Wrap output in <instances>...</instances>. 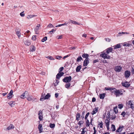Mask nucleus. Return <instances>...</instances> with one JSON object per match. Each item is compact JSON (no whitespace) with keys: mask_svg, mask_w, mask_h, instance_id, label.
<instances>
[{"mask_svg":"<svg viewBox=\"0 0 134 134\" xmlns=\"http://www.w3.org/2000/svg\"><path fill=\"white\" fill-rule=\"evenodd\" d=\"M125 92V91L123 90H117L115 88H114L112 93H114L116 96L117 97L122 95L123 94V92Z\"/></svg>","mask_w":134,"mask_h":134,"instance_id":"nucleus-1","label":"nucleus"},{"mask_svg":"<svg viewBox=\"0 0 134 134\" xmlns=\"http://www.w3.org/2000/svg\"><path fill=\"white\" fill-rule=\"evenodd\" d=\"M100 56L104 59H110V57L108 55V54L107 53H106L104 51L102 52Z\"/></svg>","mask_w":134,"mask_h":134,"instance_id":"nucleus-2","label":"nucleus"},{"mask_svg":"<svg viewBox=\"0 0 134 134\" xmlns=\"http://www.w3.org/2000/svg\"><path fill=\"white\" fill-rule=\"evenodd\" d=\"M64 69V68L63 67H61L59 69V72L58 74L56 75V78L57 79H59L60 77L63 76L64 73L63 72H60L62 71Z\"/></svg>","mask_w":134,"mask_h":134,"instance_id":"nucleus-3","label":"nucleus"},{"mask_svg":"<svg viewBox=\"0 0 134 134\" xmlns=\"http://www.w3.org/2000/svg\"><path fill=\"white\" fill-rule=\"evenodd\" d=\"M71 76H70L69 77H65L63 79V81L65 82H69L71 81Z\"/></svg>","mask_w":134,"mask_h":134,"instance_id":"nucleus-4","label":"nucleus"},{"mask_svg":"<svg viewBox=\"0 0 134 134\" xmlns=\"http://www.w3.org/2000/svg\"><path fill=\"white\" fill-rule=\"evenodd\" d=\"M131 75L130 71L128 70L124 72V75L125 77L128 78Z\"/></svg>","mask_w":134,"mask_h":134,"instance_id":"nucleus-5","label":"nucleus"},{"mask_svg":"<svg viewBox=\"0 0 134 134\" xmlns=\"http://www.w3.org/2000/svg\"><path fill=\"white\" fill-rule=\"evenodd\" d=\"M122 69V68L121 67L119 66H115L114 70L117 72H119L121 71Z\"/></svg>","mask_w":134,"mask_h":134,"instance_id":"nucleus-6","label":"nucleus"},{"mask_svg":"<svg viewBox=\"0 0 134 134\" xmlns=\"http://www.w3.org/2000/svg\"><path fill=\"white\" fill-rule=\"evenodd\" d=\"M122 84L123 86L126 87H129L130 86L129 83L127 82H122Z\"/></svg>","mask_w":134,"mask_h":134,"instance_id":"nucleus-7","label":"nucleus"},{"mask_svg":"<svg viewBox=\"0 0 134 134\" xmlns=\"http://www.w3.org/2000/svg\"><path fill=\"white\" fill-rule=\"evenodd\" d=\"M13 91L12 90H11L9 93L7 95V98L8 99H10L12 97V95Z\"/></svg>","mask_w":134,"mask_h":134,"instance_id":"nucleus-8","label":"nucleus"},{"mask_svg":"<svg viewBox=\"0 0 134 134\" xmlns=\"http://www.w3.org/2000/svg\"><path fill=\"white\" fill-rule=\"evenodd\" d=\"M90 59H85L83 62V66H86L89 63Z\"/></svg>","mask_w":134,"mask_h":134,"instance_id":"nucleus-9","label":"nucleus"},{"mask_svg":"<svg viewBox=\"0 0 134 134\" xmlns=\"http://www.w3.org/2000/svg\"><path fill=\"white\" fill-rule=\"evenodd\" d=\"M134 102L131 100H129L128 102V104L130 105L131 106V108L132 109L133 108V104Z\"/></svg>","mask_w":134,"mask_h":134,"instance_id":"nucleus-10","label":"nucleus"},{"mask_svg":"<svg viewBox=\"0 0 134 134\" xmlns=\"http://www.w3.org/2000/svg\"><path fill=\"white\" fill-rule=\"evenodd\" d=\"M28 94V92L26 91H25L21 95L20 97L21 98H26V97H25V96Z\"/></svg>","mask_w":134,"mask_h":134,"instance_id":"nucleus-11","label":"nucleus"},{"mask_svg":"<svg viewBox=\"0 0 134 134\" xmlns=\"http://www.w3.org/2000/svg\"><path fill=\"white\" fill-rule=\"evenodd\" d=\"M38 129L40 131V133H41L42 132L43 128L42 125L41 124H40L38 126Z\"/></svg>","mask_w":134,"mask_h":134,"instance_id":"nucleus-12","label":"nucleus"},{"mask_svg":"<svg viewBox=\"0 0 134 134\" xmlns=\"http://www.w3.org/2000/svg\"><path fill=\"white\" fill-rule=\"evenodd\" d=\"M69 22L71 23H72L75 24L76 25H80V23H78L76 21L72 20H69Z\"/></svg>","mask_w":134,"mask_h":134,"instance_id":"nucleus-13","label":"nucleus"},{"mask_svg":"<svg viewBox=\"0 0 134 134\" xmlns=\"http://www.w3.org/2000/svg\"><path fill=\"white\" fill-rule=\"evenodd\" d=\"M27 95L28 96L27 97L26 96V98L27 99V100L29 101H31L33 98L32 96H29L28 94Z\"/></svg>","mask_w":134,"mask_h":134,"instance_id":"nucleus-14","label":"nucleus"},{"mask_svg":"<svg viewBox=\"0 0 134 134\" xmlns=\"http://www.w3.org/2000/svg\"><path fill=\"white\" fill-rule=\"evenodd\" d=\"M98 108L97 107L95 109H94L92 112V114L93 115L97 112Z\"/></svg>","mask_w":134,"mask_h":134,"instance_id":"nucleus-15","label":"nucleus"},{"mask_svg":"<svg viewBox=\"0 0 134 134\" xmlns=\"http://www.w3.org/2000/svg\"><path fill=\"white\" fill-rule=\"evenodd\" d=\"M113 50V48H111L110 47L107 48L106 50V52L109 54L110 52H111Z\"/></svg>","mask_w":134,"mask_h":134,"instance_id":"nucleus-16","label":"nucleus"},{"mask_svg":"<svg viewBox=\"0 0 134 134\" xmlns=\"http://www.w3.org/2000/svg\"><path fill=\"white\" fill-rule=\"evenodd\" d=\"M8 104L11 107H13L15 105V103L13 101H10L9 103Z\"/></svg>","mask_w":134,"mask_h":134,"instance_id":"nucleus-17","label":"nucleus"},{"mask_svg":"<svg viewBox=\"0 0 134 134\" xmlns=\"http://www.w3.org/2000/svg\"><path fill=\"white\" fill-rule=\"evenodd\" d=\"M82 57L83 58H86L85 59H89L88 58V57H89V55L88 54L84 53L82 55Z\"/></svg>","mask_w":134,"mask_h":134,"instance_id":"nucleus-18","label":"nucleus"},{"mask_svg":"<svg viewBox=\"0 0 134 134\" xmlns=\"http://www.w3.org/2000/svg\"><path fill=\"white\" fill-rule=\"evenodd\" d=\"M123 128V126H122V127L120 126L118 128V130H117L116 131V132H121L122 130V129Z\"/></svg>","mask_w":134,"mask_h":134,"instance_id":"nucleus-19","label":"nucleus"},{"mask_svg":"<svg viewBox=\"0 0 134 134\" xmlns=\"http://www.w3.org/2000/svg\"><path fill=\"white\" fill-rule=\"evenodd\" d=\"M38 25L37 26H36V27L35 28V33L36 34H38V33L37 32V31H38V30L39 29L40 27V25L39 24H38Z\"/></svg>","mask_w":134,"mask_h":134,"instance_id":"nucleus-20","label":"nucleus"},{"mask_svg":"<svg viewBox=\"0 0 134 134\" xmlns=\"http://www.w3.org/2000/svg\"><path fill=\"white\" fill-rule=\"evenodd\" d=\"M129 34V33H127V32H119L118 33V34L117 35V37H118V36H121L122 35V34Z\"/></svg>","mask_w":134,"mask_h":134,"instance_id":"nucleus-21","label":"nucleus"},{"mask_svg":"<svg viewBox=\"0 0 134 134\" xmlns=\"http://www.w3.org/2000/svg\"><path fill=\"white\" fill-rule=\"evenodd\" d=\"M25 44L27 46H29L31 44L30 42L28 40H26L24 42Z\"/></svg>","mask_w":134,"mask_h":134,"instance_id":"nucleus-22","label":"nucleus"},{"mask_svg":"<svg viewBox=\"0 0 134 134\" xmlns=\"http://www.w3.org/2000/svg\"><path fill=\"white\" fill-rule=\"evenodd\" d=\"M36 48L35 47L33 46H31L30 47V51L32 52L34 51H35Z\"/></svg>","mask_w":134,"mask_h":134,"instance_id":"nucleus-23","label":"nucleus"},{"mask_svg":"<svg viewBox=\"0 0 134 134\" xmlns=\"http://www.w3.org/2000/svg\"><path fill=\"white\" fill-rule=\"evenodd\" d=\"M81 68V65L78 66L76 69V72H79Z\"/></svg>","mask_w":134,"mask_h":134,"instance_id":"nucleus-24","label":"nucleus"},{"mask_svg":"<svg viewBox=\"0 0 134 134\" xmlns=\"http://www.w3.org/2000/svg\"><path fill=\"white\" fill-rule=\"evenodd\" d=\"M114 88H105V89L106 90H110L112 93V92L113 91Z\"/></svg>","mask_w":134,"mask_h":134,"instance_id":"nucleus-25","label":"nucleus"},{"mask_svg":"<svg viewBox=\"0 0 134 134\" xmlns=\"http://www.w3.org/2000/svg\"><path fill=\"white\" fill-rule=\"evenodd\" d=\"M14 128V126L13 125L10 124L9 126L7 128V129L8 130H10L11 129H13Z\"/></svg>","mask_w":134,"mask_h":134,"instance_id":"nucleus-26","label":"nucleus"},{"mask_svg":"<svg viewBox=\"0 0 134 134\" xmlns=\"http://www.w3.org/2000/svg\"><path fill=\"white\" fill-rule=\"evenodd\" d=\"M80 116V114L78 113H77L76 116V119L77 120H79Z\"/></svg>","mask_w":134,"mask_h":134,"instance_id":"nucleus-27","label":"nucleus"},{"mask_svg":"<svg viewBox=\"0 0 134 134\" xmlns=\"http://www.w3.org/2000/svg\"><path fill=\"white\" fill-rule=\"evenodd\" d=\"M113 47H114V49H117L118 48H119L121 47L120 46V44H118L115 46H114Z\"/></svg>","mask_w":134,"mask_h":134,"instance_id":"nucleus-28","label":"nucleus"},{"mask_svg":"<svg viewBox=\"0 0 134 134\" xmlns=\"http://www.w3.org/2000/svg\"><path fill=\"white\" fill-rule=\"evenodd\" d=\"M51 96L50 95L49 93H47V94L44 97V99H48L49 98V97H50Z\"/></svg>","mask_w":134,"mask_h":134,"instance_id":"nucleus-29","label":"nucleus"},{"mask_svg":"<svg viewBox=\"0 0 134 134\" xmlns=\"http://www.w3.org/2000/svg\"><path fill=\"white\" fill-rule=\"evenodd\" d=\"M36 16V15H28L27 16V18L28 19H30L31 18L34 17Z\"/></svg>","mask_w":134,"mask_h":134,"instance_id":"nucleus-30","label":"nucleus"},{"mask_svg":"<svg viewBox=\"0 0 134 134\" xmlns=\"http://www.w3.org/2000/svg\"><path fill=\"white\" fill-rule=\"evenodd\" d=\"M105 96V93H103L100 94L99 95V98L100 99H103L104 98Z\"/></svg>","mask_w":134,"mask_h":134,"instance_id":"nucleus-31","label":"nucleus"},{"mask_svg":"<svg viewBox=\"0 0 134 134\" xmlns=\"http://www.w3.org/2000/svg\"><path fill=\"white\" fill-rule=\"evenodd\" d=\"M105 123L107 127H108L109 124V121L108 119H106V120Z\"/></svg>","mask_w":134,"mask_h":134,"instance_id":"nucleus-32","label":"nucleus"},{"mask_svg":"<svg viewBox=\"0 0 134 134\" xmlns=\"http://www.w3.org/2000/svg\"><path fill=\"white\" fill-rule=\"evenodd\" d=\"M82 59V58L81 57H79L77 59V62H79L81 61V60Z\"/></svg>","mask_w":134,"mask_h":134,"instance_id":"nucleus-33","label":"nucleus"},{"mask_svg":"<svg viewBox=\"0 0 134 134\" xmlns=\"http://www.w3.org/2000/svg\"><path fill=\"white\" fill-rule=\"evenodd\" d=\"M86 132V130H85V128H84L82 129V130L81 134H85Z\"/></svg>","mask_w":134,"mask_h":134,"instance_id":"nucleus-34","label":"nucleus"},{"mask_svg":"<svg viewBox=\"0 0 134 134\" xmlns=\"http://www.w3.org/2000/svg\"><path fill=\"white\" fill-rule=\"evenodd\" d=\"M49 127L51 128H53L55 126V124H52L50 123L49 125Z\"/></svg>","mask_w":134,"mask_h":134,"instance_id":"nucleus-35","label":"nucleus"},{"mask_svg":"<svg viewBox=\"0 0 134 134\" xmlns=\"http://www.w3.org/2000/svg\"><path fill=\"white\" fill-rule=\"evenodd\" d=\"M111 128L112 130V131H115V126L113 124L112 125Z\"/></svg>","mask_w":134,"mask_h":134,"instance_id":"nucleus-36","label":"nucleus"},{"mask_svg":"<svg viewBox=\"0 0 134 134\" xmlns=\"http://www.w3.org/2000/svg\"><path fill=\"white\" fill-rule=\"evenodd\" d=\"M86 126L87 127L88 126H89L90 125V123L89 122V121L87 119V120H86Z\"/></svg>","mask_w":134,"mask_h":134,"instance_id":"nucleus-37","label":"nucleus"},{"mask_svg":"<svg viewBox=\"0 0 134 134\" xmlns=\"http://www.w3.org/2000/svg\"><path fill=\"white\" fill-rule=\"evenodd\" d=\"M55 81V82H54V85L55 86L58 84V83L59 82V81L57 80H56Z\"/></svg>","mask_w":134,"mask_h":134,"instance_id":"nucleus-38","label":"nucleus"},{"mask_svg":"<svg viewBox=\"0 0 134 134\" xmlns=\"http://www.w3.org/2000/svg\"><path fill=\"white\" fill-rule=\"evenodd\" d=\"M70 85H71L70 83H67L65 85V87L66 88H68L70 87Z\"/></svg>","mask_w":134,"mask_h":134,"instance_id":"nucleus-39","label":"nucleus"},{"mask_svg":"<svg viewBox=\"0 0 134 134\" xmlns=\"http://www.w3.org/2000/svg\"><path fill=\"white\" fill-rule=\"evenodd\" d=\"M47 39V37L45 36L44 37L43 39H42V42H44L45 41H46Z\"/></svg>","mask_w":134,"mask_h":134,"instance_id":"nucleus-40","label":"nucleus"},{"mask_svg":"<svg viewBox=\"0 0 134 134\" xmlns=\"http://www.w3.org/2000/svg\"><path fill=\"white\" fill-rule=\"evenodd\" d=\"M98 125H99L100 128H102L103 127V123L102 121L101 122H99L98 124Z\"/></svg>","mask_w":134,"mask_h":134,"instance_id":"nucleus-41","label":"nucleus"},{"mask_svg":"<svg viewBox=\"0 0 134 134\" xmlns=\"http://www.w3.org/2000/svg\"><path fill=\"white\" fill-rule=\"evenodd\" d=\"M114 111L116 113L118 112L117 107H115L114 108Z\"/></svg>","mask_w":134,"mask_h":134,"instance_id":"nucleus-42","label":"nucleus"},{"mask_svg":"<svg viewBox=\"0 0 134 134\" xmlns=\"http://www.w3.org/2000/svg\"><path fill=\"white\" fill-rule=\"evenodd\" d=\"M118 107L120 109H121L123 107V105L122 104H119L118 105Z\"/></svg>","mask_w":134,"mask_h":134,"instance_id":"nucleus-43","label":"nucleus"},{"mask_svg":"<svg viewBox=\"0 0 134 134\" xmlns=\"http://www.w3.org/2000/svg\"><path fill=\"white\" fill-rule=\"evenodd\" d=\"M43 113L42 111L40 110L39 111L38 115L39 116H42L43 115Z\"/></svg>","mask_w":134,"mask_h":134,"instance_id":"nucleus-44","label":"nucleus"},{"mask_svg":"<svg viewBox=\"0 0 134 134\" xmlns=\"http://www.w3.org/2000/svg\"><path fill=\"white\" fill-rule=\"evenodd\" d=\"M83 123V121H79L78 122V124L79 126H81V125H82Z\"/></svg>","mask_w":134,"mask_h":134,"instance_id":"nucleus-45","label":"nucleus"},{"mask_svg":"<svg viewBox=\"0 0 134 134\" xmlns=\"http://www.w3.org/2000/svg\"><path fill=\"white\" fill-rule=\"evenodd\" d=\"M90 113L89 112L87 113L86 114L85 117V119L86 120L87 119V118L88 116L89 115Z\"/></svg>","mask_w":134,"mask_h":134,"instance_id":"nucleus-46","label":"nucleus"},{"mask_svg":"<svg viewBox=\"0 0 134 134\" xmlns=\"http://www.w3.org/2000/svg\"><path fill=\"white\" fill-rule=\"evenodd\" d=\"M20 15L22 17L24 16L25 15V14L24 13V12H23L21 13L20 14Z\"/></svg>","mask_w":134,"mask_h":134,"instance_id":"nucleus-47","label":"nucleus"},{"mask_svg":"<svg viewBox=\"0 0 134 134\" xmlns=\"http://www.w3.org/2000/svg\"><path fill=\"white\" fill-rule=\"evenodd\" d=\"M36 36H33L32 37V40H35L36 39Z\"/></svg>","mask_w":134,"mask_h":134,"instance_id":"nucleus-48","label":"nucleus"},{"mask_svg":"<svg viewBox=\"0 0 134 134\" xmlns=\"http://www.w3.org/2000/svg\"><path fill=\"white\" fill-rule=\"evenodd\" d=\"M45 96H41L40 99V100L41 101H43L44 99Z\"/></svg>","mask_w":134,"mask_h":134,"instance_id":"nucleus-49","label":"nucleus"},{"mask_svg":"<svg viewBox=\"0 0 134 134\" xmlns=\"http://www.w3.org/2000/svg\"><path fill=\"white\" fill-rule=\"evenodd\" d=\"M76 48V47H72L69 48L70 50L74 49Z\"/></svg>","mask_w":134,"mask_h":134,"instance_id":"nucleus-50","label":"nucleus"},{"mask_svg":"<svg viewBox=\"0 0 134 134\" xmlns=\"http://www.w3.org/2000/svg\"><path fill=\"white\" fill-rule=\"evenodd\" d=\"M48 58H49L51 60H54V59L51 56H48V57H47Z\"/></svg>","mask_w":134,"mask_h":134,"instance_id":"nucleus-51","label":"nucleus"},{"mask_svg":"<svg viewBox=\"0 0 134 134\" xmlns=\"http://www.w3.org/2000/svg\"><path fill=\"white\" fill-rule=\"evenodd\" d=\"M130 44L129 43L124 44H123V46H129Z\"/></svg>","mask_w":134,"mask_h":134,"instance_id":"nucleus-52","label":"nucleus"},{"mask_svg":"<svg viewBox=\"0 0 134 134\" xmlns=\"http://www.w3.org/2000/svg\"><path fill=\"white\" fill-rule=\"evenodd\" d=\"M38 118L40 121L42 120V119H43L42 116H39Z\"/></svg>","mask_w":134,"mask_h":134,"instance_id":"nucleus-53","label":"nucleus"},{"mask_svg":"<svg viewBox=\"0 0 134 134\" xmlns=\"http://www.w3.org/2000/svg\"><path fill=\"white\" fill-rule=\"evenodd\" d=\"M48 26L49 27H54L53 26L52 24H49V25H48Z\"/></svg>","mask_w":134,"mask_h":134,"instance_id":"nucleus-54","label":"nucleus"},{"mask_svg":"<svg viewBox=\"0 0 134 134\" xmlns=\"http://www.w3.org/2000/svg\"><path fill=\"white\" fill-rule=\"evenodd\" d=\"M105 40L106 41L108 42H109L111 40L109 38H105Z\"/></svg>","mask_w":134,"mask_h":134,"instance_id":"nucleus-55","label":"nucleus"},{"mask_svg":"<svg viewBox=\"0 0 134 134\" xmlns=\"http://www.w3.org/2000/svg\"><path fill=\"white\" fill-rule=\"evenodd\" d=\"M121 115H122L123 117H124L125 115V113L124 111L121 114Z\"/></svg>","mask_w":134,"mask_h":134,"instance_id":"nucleus-56","label":"nucleus"},{"mask_svg":"<svg viewBox=\"0 0 134 134\" xmlns=\"http://www.w3.org/2000/svg\"><path fill=\"white\" fill-rule=\"evenodd\" d=\"M96 99L94 97L93 98L92 100V101L93 102H94L96 101Z\"/></svg>","mask_w":134,"mask_h":134,"instance_id":"nucleus-57","label":"nucleus"},{"mask_svg":"<svg viewBox=\"0 0 134 134\" xmlns=\"http://www.w3.org/2000/svg\"><path fill=\"white\" fill-rule=\"evenodd\" d=\"M21 35V34L20 33V32L19 33V34H17L18 38H19L20 37Z\"/></svg>","mask_w":134,"mask_h":134,"instance_id":"nucleus-58","label":"nucleus"},{"mask_svg":"<svg viewBox=\"0 0 134 134\" xmlns=\"http://www.w3.org/2000/svg\"><path fill=\"white\" fill-rule=\"evenodd\" d=\"M62 57L60 56H56V58L57 59H59V58H61Z\"/></svg>","mask_w":134,"mask_h":134,"instance_id":"nucleus-59","label":"nucleus"},{"mask_svg":"<svg viewBox=\"0 0 134 134\" xmlns=\"http://www.w3.org/2000/svg\"><path fill=\"white\" fill-rule=\"evenodd\" d=\"M55 31V30H54V29H53L51 31H49V32L50 33H51V32H53L54 31Z\"/></svg>","mask_w":134,"mask_h":134,"instance_id":"nucleus-60","label":"nucleus"},{"mask_svg":"<svg viewBox=\"0 0 134 134\" xmlns=\"http://www.w3.org/2000/svg\"><path fill=\"white\" fill-rule=\"evenodd\" d=\"M98 61V59L96 60L93 61V63H96Z\"/></svg>","mask_w":134,"mask_h":134,"instance_id":"nucleus-61","label":"nucleus"},{"mask_svg":"<svg viewBox=\"0 0 134 134\" xmlns=\"http://www.w3.org/2000/svg\"><path fill=\"white\" fill-rule=\"evenodd\" d=\"M55 97L57 98L58 96V94L57 93H55Z\"/></svg>","mask_w":134,"mask_h":134,"instance_id":"nucleus-62","label":"nucleus"},{"mask_svg":"<svg viewBox=\"0 0 134 134\" xmlns=\"http://www.w3.org/2000/svg\"><path fill=\"white\" fill-rule=\"evenodd\" d=\"M87 36V35L86 34H83L82 35V36L83 37H86Z\"/></svg>","mask_w":134,"mask_h":134,"instance_id":"nucleus-63","label":"nucleus"},{"mask_svg":"<svg viewBox=\"0 0 134 134\" xmlns=\"http://www.w3.org/2000/svg\"><path fill=\"white\" fill-rule=\"evenodd\" d=\"M131 71H132V73L133 74H134V69L133 68H132V70H131Z\"/></svg>","mask_w":134,"mask_h":134,"instance_id":"nucleus-64","label":"nucleus"}]
</instances>
